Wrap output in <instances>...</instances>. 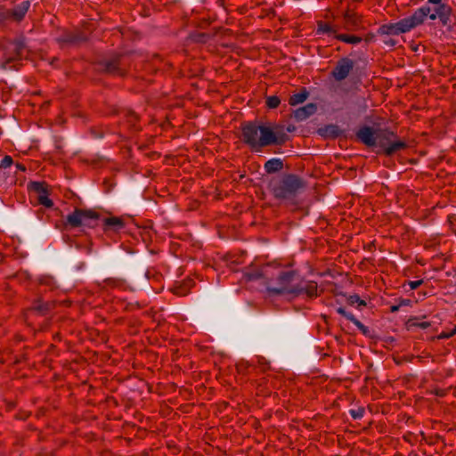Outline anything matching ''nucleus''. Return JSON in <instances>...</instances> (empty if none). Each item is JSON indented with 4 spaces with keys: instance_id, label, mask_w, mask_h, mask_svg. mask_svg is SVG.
Wrapping results in <instances>:
<instances>
[{
    "instance_id": "nucleus-25",
    "label": "nucleus",
    "mask_w": 456,
    "mask_h": 456,
    "mask_svg": "<svg viewBox=\"0 0 456 456\" xmlns=\"http://www.w3.org/2000/svg\"><path fill=\"white\" fill-rule=\"evenodd\" d=\"M335 130H336V126H329L324 130H320V133H321V134H324V133L325 134L329 133V134H335Z\"/></svg>"
},
{
    "instance_id": "nucleus-8",
    "label": "nucleus",
    "mask_w": 456,
    "mask_h": 456,
    "mask_svg": "<svg viewBox=\"0 0 456 456\" xmlns=\"http://www.w3.org/2000/svg\"><path fill=\"white\" fill-rule=\"evenodd\" d=\"M353 69V61L347 58L340 60L334 69L332 76L336 80L345 79Z\"/></svg>"
},
{
    "instance_id": "nucleus-13",
    "label": "nucleus",
    "mask_w": 456,
    "mask_h": 456,
    "mask_svg": "<svg viewBox=\"0 0 456 456\" xmlns=\"http://www.w3.org/2000/svg\"><path fill=\"white\" fill-rule=\"evenodd\" d=\"M286 167L281 159L273 158L265 164V171H281Z\"/></svg>"
},
{
    "instance_id": "nucleus-29",
    "label": "nucleus",
    "mask_w": 456,
    "mask_h": 456,
    "mask_svg": "<svg viewBox=\"0 0 456 456\" xmlns=\"http://www.w3.org/2000/svg\"><path fill=\"white\" fill-rule=\"evenodd\" d=\"M456 332V327H455V330H454V333Z\"/></svg>"
},
{
    "instance_id": "nucleus-1",
    "label": "nucleus",
    "mask_w": 456,
    "mask_h": 456,
    "mask_svg": "<svg viewBox=\"0 0 456 456\" xmlns=\"http://www.w3.org/2000/svg\"><path fill=\"white\" fill-rule=\"evenodd\" d=\"M243 141L253 150L283 142L282 127L274 124L248 123L242 128Z\"/></svg>"
},
{
    "instance_id": "nucleus-27",
    "label": "nucleus",
    "mask_w": 456,
    "mask_h": 456,
    "mask_svg": "<svg viewBox=\"0 0 456 456\" xmlns=\"http://www.w3.org/2000/svg\"><path fill=\"white\" fill-rule=\"evenodd\" d=\"M429 4H441L442 0H428Z\"/></svg>"
},
{
    "instance_id": "nucleus-9",
    "label": "nucleus",
    "mask_w": 456,
    "mask_h": 456,
    "mask_svg": "<svg viewBox=\"0 0 456 456\" xmlns=\"http://www.w3.org/2000/svg\"><path fill=\"white\" fill-rule=\"evenodd\" d=\"M450 14L451 8L445 4H437V7L435 9L434 12H430L429 19L435 20L438 18L444 24H446Z\"/></svg>"
},
{
    "instance_id": "nucleus-28",
    "label": "nucleus",
    "mask_w": 456,
    "mask_h": 456,
    "mask_svg": "<svg viewBox=\"0 0 456 456\" xmlns=\"http://www.w3.org/2000/svg\"><path fill=\"white\" fill-rule=\"evenodd\" d=\"M398 309V306H392V311H396Z\"/></svg>"
},
{
    "instance_id": "nucleus-30",
    "label": "nucleus",
    "mask_w": 456,
    "mask_h": 456,
    "mask_svg": "<svg viewBox=\"0 0 456 456\" xmlns=\"http://www.w3.org/2000/svg\"><path fill=\"white\" fill-rule=\"evenodd\" d=\"M456 332V327H455V330H454V333Z\"/></svg>"
},
{
    "instance_id": "nucleus-20",
    "label": "nucleus",
    "mask_w": 456,
    "mask_h": 456,
    "mask_svg": "<svg viewBox=\"0 0 456 456\" xmlns=\"http://www.w3.org/2000/svg\"><path fill=\"white\" fill-rule=\"evenodd\" d=\"M348 302L351 305H357L358 307L366 305L365 301L361 299L360 297L357 295L350 296L348 298Z\"/></svg>"
},
{
    "instance_id": "nucleus-18",
    "label": "nucleus",
    "mask_w": 456,
    "mask_h": 456,
    "mask_svg": "<svg viewBox=\"0 0 456 456\" xmlns=\"http://www.w3.org/2000/svg\"><path fill=\"white\" fill-rule=\"evenodd\" d=\"M337 312L346 317L347 320L351 321L354 324H355L357 327H362V324L361 323L360 321H358L352 313H349L347 311H346L344 308L342 307H339L338 308Z\"/></svg>"
},
{
    "instance_id": "nucleus-12",
    "label": "nucleus",
    "mask_w": 456,
    "mask_h": 456,
    "mask_svg": "<svg viewBox=\"0 0 456 456\" xmlns=\"http://www.w3.org/2000/svg\"><path fill=\"white\" fill-rule=\"evenodd\" d=\"M402 23L403 20H400L395 23L385 24L380 27L379 32L385 35H399L402 33H406L407 30L403 29V26L401 25Z\"/></svg>"
},
{
    "instance_id": "nucleus-26",
    "label": "nucleus",
    "mask_w": 456,
    "mask_h": 456,
    "mask_svg": "<svg viewBox=\"0 0 456 456\" xmlns=\"http://www.w3.org/2000/svg\"><path fill=\"white\" fill-rule=\"evenodd\" d=\"M16 168L18 169V171H22V172L26 171V167L23 165L20 164V163L16 164Z\"/></svg>"
},
{
    "instance_id": "nucleus-10",
    "label": "nucleus",
    "mask_w": 456,
    "mask_h": 456,
    "mask_svg": "<svg viewBox=\"0 0 456 456\" xmlns=\"http://www.w3.org/2000/svg\"><path fill=\"white\" fill-rule=\"evenodd\" d=\"M317 110L314 103H308L294 110L293 116L297 121H303L314 115Z\"/></svg>"
},
{
    "instance_id": "nucleus-21",
    "label": "nucleus",
    "mask_w": 456,
    "mask_h": 456,
    "mask_svg": "<svg viewBox=\"0 0 456 456\" xmlns=\"http://www.w3.org/2000/svg\"><path fill=\"white\" fill-rule=\"evenodd\" d=\"M13 163L12 158L11 156H4L1 161H0V168L1 169H7L12 167Z\"/></svg>"
},
{
    "instance_id": "nucleus-22",
    "label": "nucleus",
    "mask_w": 456,
    "mask_h": 456,
    "mask_svg": "<svg viewBox=\"0 0 456 456\" xmlns=\"http://www.w3.org/2000/svg\"><path fill=\"white\" fill-rule=\"evenodd\" d=\"M281 101L277 96H269L266 99V104L270 109L277 108Z\"/></svg>"
},
{
    "instance_id": "nucleus-11",
    "label": "nucleus",
    "mask_w": 456,
    "mask_h": 456,
    "mask_svg": "<svg viewBox=\"0 0 456 456\" xmlns=\"http://www.w3.org/2000/svg\"><path fill=\"white\" fill-rule=\"evenodd\" d=\"M345 28L347 30L357 29L361 27V18L354 12L347 11L344 15Z\"/></svg>"
},
{
    "instance_id": "nucleus-24",
    "label": "nucleus",
    "mask_w": 456,
    "mask_h": 456,
    "mask_svg": "<svg viewBox=\"0 0 456 456\" xmlns=\"http://www.w3.org/2000/svg\"><path fill=\"white\" fill-rule=\"evenodd\" d=\"M422 280H416L409 281V286L411 289H416L422 284Z\"/></svg>"
},
{
    "instance_id": "nucleus-3",
    "label": "nucleus",
    "mask_w": 456,
    "mask_h": 456,
    "mask_svg": "<svg viewBox=\"0 0 456 456\" xmlns=\"http://www.w3.org/2000/svg\"><path fill=\"white\" fill-rule=\"evenodd\" d=\"M270 188L277 198H289L304 187L303 182L294 175H287L281 180H272Z\"/></svg>"
},
{
    "instance_id": "nucleus-4",
    "label": "nucleus",
    "mask_w": 456,
    "mask_h": 456,
    "mask_svg": "<svg viewBox=\"0 0 456 456\" xmlns=\"http://www.w3.org/2000/svg\"><path fill=\"white\" fill-rule=\"evenodd\" d=\"M294 276L293 272H285L281 273L279 277L281 281V288L279 289H272L271 290L275 293H305L308 297H317L318 296V286L315 281L307 282L303 288L300 289H295L289 288L287 283L289 282Z\"/></svg>"
},
{
    "instance_id": "nucleus-14",
    "label": "nucleus",
    "mask_w": 456,
    "mask_h": 456,
    "mask_svg": "<svg viewBox=\"0 0 456 456\" xmlns=\"http://www.w3.org/2000/svg\"><path fill=\"white\" fill-rule=\"evenodd\" d=\"M317 34H328L330 36H333L334 37L336 35H338L337 28L323 21L318 22Z\"/></svg>"
},
{
    "instance_id": "nucleus-6",
    "label": "nucleus",
    "mask_w": 456,
    "mask_h": 456,
    "mask_svg": "<svg viewBox=\"0 0 456 456\" xmlns=\"http://www.w3.org/2000/svg\"><path fill=\"white\" fill-rule=\"evenodd\" d=\"M429 6L425 5L419 8L412 13V15L402 19L403 23L401 25L403 26V29L407 30V32H409L417 26L421 25L425 21L427 17H429Z\"/></svg>"
},
{
    "instance_id": "nucleus-16",
    "label": "nucleus",
    "mask_w": 456,
    "mask_h": 456,
    "mask_svg": "<svg viewBox=\"0 0 456 456\" xmlns=\"http://www.w3.org/2000/svg\"><path fill=\"white\" fill-rule=\"evenodd\" d=\"M30 4L28 1L22 2L19 6H17L13 11V15L18 20L21 19L25 13L28 12Z\"/></svg>"
},
{
    "instance_id": "nucleus-23",
    "label": "nucleus",
    "mask_w": 456,
    "mask_h": 456,
    "mask_svg": "<svg viewBox=\"0 0 456 456\" xmlns=\"http://www.w3.org/2000/svg\"><path fill=\"white\" fill-rule=\"evenodd\" d=\"M350 413L354 419H361L363 416V410L362 409L351 410Z\"/></svg>"
},
{
    "instance_id": "nucleus-19",
    "label": "nucleus",
    "mask_w": 456,
    "mask_h": 456,
    "mask_svg": "<svg viewBox=\"0 0 456 456\" xmlns=\"http://www.w3.org/2000/svg\"><path fill=\"white\" fill-rule=\"evenodd\" d=\"M105 224L107 226H113L117 229L123 227V222L118 217H109L105 219Z\"/></svg>"
},
{
    "instance_id": "nucleus-17",
    "label": "nucleus",
    "mask_w": 456,
    "mask_h": 456,
    "mask_svg": "<svg viewBox=\"0 0 456 456\" xmlns=\"http://www.w3.org/2000/svg\"><path fill=\"white\" fill-rule=\"evenodd\" d=\"M335 37L342 42L352 45L358 44L362 41V38L360 37L350 36L346 34H338L335 36Z\"/></svg>"
},
{
    "instance_id": "nucleus-15",
    "label": "nucleus",
    "mask_w": 456,
    "mask_h": 456,
    "mask_svg": "<svg viewBox=\"0 0 456 456\" xmlns=\"http://www.w3.org/2000/svg\"><path fill=\"white\" fill-rule=\"evenodd\" d=\"M307 97L308 93L306 91H302L300 93L294 94L293 95H291L289 102L290 105L296 106L297 104L304 102L307 99Z\"/></svg>"
},
{
    "instance_id": "nucleus-7",
    "label": "nucleus",
    "mask_w": 456,
    "mask_h": 456,
    "mask_svg": "<svg viewBox=\"0 0 456 456\" xmlns=\"http://www.w3.org/2000/svg\"><path fill=\"white\" fill-rule=\"evenodd\" d=\"M28 189L37 194V200L39 204L45 208H52L53 203L49 198L48 185L44 182H30L28 184Z\"/></svg>"
},
{
    "instance_id": "nucleus-5",
    "label": "nucleus",
    "mask_w": 456,
    "mask_h": 456,
    "mask_svg": "<svg viewBox=\"0 0 456 456\" xmlns=\"http://www.w3.org/2000/svg\"><path fill=\"white\" fill-rule=\"evenodd\" d=\"M98 216L94 211L76 209L67 216V222L73 227L90 226Z\"/></svg>"
},
{
    "instance_id": "nucleus-2",
    "label": "nucleus",
    "mask_w": 456,
    "mask_h": 456,
    "mask_svg": "<svg viewBox=\"0 0 456 456\" xmlns=\"http://www.w3.org/2000/svg\"><path fill=\"white\" fill-rule=\"evenodd\" d=\"M357 137L366 145L376 147L387 155H392L407 147L404 141L397 138L393 132L364 126L357 132Z\"/></svg>"
}]
</instances>
